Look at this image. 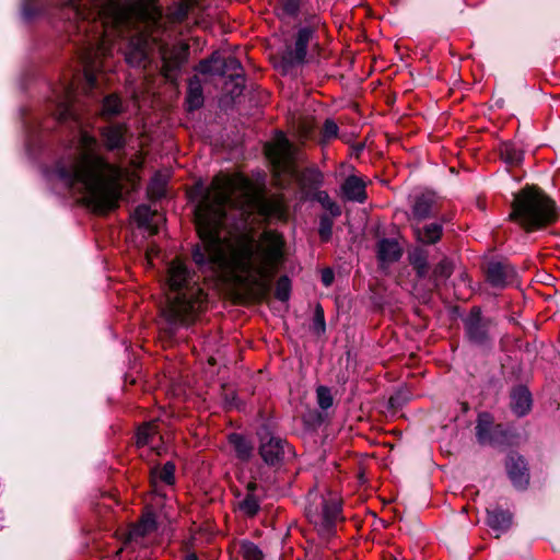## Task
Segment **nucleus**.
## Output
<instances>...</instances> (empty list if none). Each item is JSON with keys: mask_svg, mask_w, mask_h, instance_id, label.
<instances>
[{"mask_svg": "<svg viewBox=\"0 0 560 560\" xmlns=\"http://www.w3.org/2000/svg\"><path fill=\"white\" fill-rule=\"evenodd\" d=\"M74 86L67 83L58 96L56 116L60 122H73L77 136L73 149L47 170L50 182L60 183L94 211L116 208L121 196L124 170L97 153V140L84 129L74 104Z\"/></svg>", "mask_w": 560, "mask_h": 560, "instance_id": "3", "label": "nucleus"}, {"mask_svg": "<svg viewBox=\"0 0 560 560\" xmlns=\"http://www.w3.org/2000/svg\"><path fill=\"white\" fill-rule=\"evenodd\" d=\"M306 501L307 518L323 538H330L335 533L336 524L342 520L340 499L335 493H323L313 489L308 492Z\"/></svg>", "mask_w": 560, "mask_h": 560, "instance_id": "6", "label": "nucleus"}, {"mask_svg": "<svg viewBox=\"0 0 560 560\" xmlns=\"http://www.w3.org/2000/svg\"><path fill=\"white\" fill-rule=\"evenodd\" d=\"M240 553L244 560H264V553L260 548L249 540L241 541Z\"/></svg>", "mask_w": 560, "mask_h": 560, "instance_id": "33", "label": "nucleus"}, {"mask_svg": "<svg viewBox=\"0 0 560 560\" xmlns=\"http://www.w3.org/2000/svg\"><path fill=\"white\" fill-rule=\"evenodd\" d=\"M487 524L491 529L498 533L505 532L512 523V515L508 511L495 509L487 511Z\"/></svg>", "mask_w": 560, "mask_h": 560, "instance_id": "25", "label": "nucleus"}, {"mask_svg": "<svg viewBox=\"0 0 560 560\" xmlns=\"http://www.w3.org/2000/svg\"><path fill=\"white\" fill-rule=\"evenodd\" d=\"M499 152L503 162L510 166L521 164L524 158L523 151L514 142L501 143Z\"/></svg>", "mask_w": 560, "mask_h": 560, "instance_id": "26", "label": "nucleus"}, {"mask_svg": "<svg viewBox=\"0 0 560 560\" xmlns=\"http://www.w3.org/2000/svg\"><path fill=\"white\" fill-rule=\"evenodd\" d=\"M317 404L323 410H327L332 406L334 399L331 392L326 386H318L316 389Z\"/></svg>", "mask_w": 560, "mask_h": 560, "instance_id": "39", "label": "nucleus"}, {"mask_svg": "<svg viewBox=\"0 0 560 560\" xmlns=\"http://www.w3.org/2000/svg\"><path fill=\"white\" fill-rule=\"evenodd\" d=\"M435 205L434 196L430 192H423L417 195L413 199V203L411 207V218L412 220L420 222L425 220L433 212V208Z\"/></svg>", "mask_w": 560, "mask_h": 560, "instance_id": "18", "label": "nucleus"}, {"mask_svg": "<svg viewBox=\"0 0 560 560\" xmlns=\"http://www.w3.org/2000/svg\"><path fill=\"white\" fill-rule=\"evenodd\" d=\"M152 254H153V249H150L147 252V259H148V262L152 265Z\"/></svg>", "mask_w": 560, "mask_h": 560, "instance_id": "47", "label": "nucleus"}, {"mask_svg": "<svg viewBox=\"0 0 560 560\" xmlns=\"http://www.w3.org/2000/svg\"><path fill=\"white\" fill-rule=\"evenodd\" d=\"M510 406L517 417L527 415L532 408V395L529 390L525 386L514 388L511 393Z\"/></svg>", "mask_w": 560, "mask_h": 560, "instance_id": "21", "label": "nucleus"}, {"mask_svg": "<svg viewBox=\"0 0 560 560\" xmlns=\"http://www.w3.org/2000/svg\"><path fill=\"white\" fill-rule=\"evenodd\" d=\"M44 11L42 0H23L22 15L25 20H31Z\"/></svg>", "mask_w": 560, "mask_h": 560, "instance_id": "34", "label": "nucleus"}, {"mask_svg": "<svg viewBox=\"0 0 560 560\" xmlns=\"http://www.w3.org/2000/svg\"><path fill=\"white\" fill-rule=\"evenodd\" d=\"M199 71L203 74L230 75L231 78H242V65L234 56L223 58L214 52L209 59L201 60Z\"/></svg>", "mask_w": 560, "mask_h": 560, "instance_id": "10", "label": "nucleus"}, {"mask_svg": "<svg viewBox=\"0 0 560 560\" xmlns=\"http://www.w3.org/2000/svg\"><path fill=\"white\" fill-rule=\"evenodd\" d=\"M230 443L233 445L236 456L242 460H247L253 453V446L244 436L233 433L230 435Z\"/></svg>", "mask_w": 560, "mask_h": 560, "instance_id": "28", "label": "nucleus"}, {"mask_svg": "<svg viewBox=\"0 0 560 560\" xmlns=\"http://www.w3.org/2000/svg\"><path fill=\"white\" fill-rule=\"evenodd\" d=\"M301 0H277L275 10L277 14L283 18H295L299 14Z\"/></svg>", "mask_w": 560, "mask_h": 560, "instance_id": "30", "label": "nucleus"}, {"mask_svg": "<svg viewBox=\"0 0 560 560\" xmlns=\"http://www.w3.org/2000/svg\"><path fill=\"white\" fill-rule=\"evenodd\" d=\"M125 59L131 67H140L147 59V40L142 34L131 36L125 51Z\"/></svg>", "mask_w": 560, "mask_h": 560, "instance_id": "17", "label": "nucleus"}, {"mask_svg": "<svg viewBox=\"0 0 560 560\" xmlns=\"http://www.w3.org/2000/svg\"><path fill=\"white\" fill-rule=\"evenodd\" d=\"M185 560H198V558L195 553H189L186 556Z\"/></svg>", "mask_w": 560, "mask_h": 560, "instance_id": "48", "label": "nucleus"}, {"mask_svg": "<svg viewBox=\"0 0 560 560\" xmlns=\"http://www.w3.org/2000/svg\"><path fill=\"white\" fill-rule=\"evenodd\" d=\"M151 478L154 482L160 480L166 485H174L175 482V465L173 462H166L161 468H153L151 470Z\"/></svg>", "mask_w": 560, "mask_h": 560, "instance_id": "29", "label": "nucleus"}, {"mask_svg": "<svg viewBox=\"0 0 560 560\" xmlns=\"http://www.w3.org/2000/svg\"><path fill=\"white\" fill-rule=\"evenodd\" d=\"M156 529V520L153 513L143 515L139 524L131 530V536H145Z\"/></svg>", "mask_w": 560, "mask_h": 560, "instance_id": "32", "label": "nucleus"}, {"mask_svg": "<svg viewBox=\"0 0 560 560\" xmlns=\"http://www.w3.org/2000/svg\"><path fill=\"white\" fill-rule=\"evenodd\" d=\"M235 211L243 223L258 211L265 218L282 219L279 200L268 199L241 175H217L195 208L196 229L201 241L192 249V259L201 271L213 276L241 272L261 282H269L283 260V237L266 231L256 243L243 235L236 244L221 236L228 212Z\"/></svg>", "mask_w": 560, "mask_h": 560, "instance_id": "1", "label": "nucleus"}, {"mask_svg": "<svg viewBox=\"0 0 560 560\" xmlns=\"http://www.w3.org/2000/svg\"><path fill=\"white\" fill-rule=\"evenodd\" d=\"M401 248L395 240L383 238L377 243V258L382 264H392L401 257Z\"/></svg>", "mask_w": 560, "mask_h": 560, "instance_id": "22", "label": "nucleus"}, {"mask_svg": "<svg viewBox=\"0 0 560 560\" xmlns=\"http://www.w3.org/2000/svg\"><path fill=\"white\" fill-rule=\"evenodd\" d=\"M133 218L140 228L148 230L151 234L158 233L160 218L158 212L152 210L150 206L139 205L133 212Z\"/></svg>", "mask_w": 560, "mask_h": 560, "instance_id": "20", "label": "nucleus"}, {"mask_svg": "<svg viewBox=\"0 0 560 560\" xmlns=\"http://www.w3.org/2000/svg\"><path fill=\"white\" fill-rule=\"evenodd\" d=\"M410 399V393L407 389H399L395 392L388 400L392 408H401Z\"/></svg>", "mask_w": 560, "mask_h": 560, "instance_id": "42", "label": "nucleus"}, {"mask_svg": "<svg viewBox=\"0 0 560 560\" xmlns=\"http://www.w3.org/2000/svg\"><path fill=\"white\" fill-rule=\"evenodd\" d=\"M320 279L325 287H329L334 282L335 275L331 269L326 268L322 271Z\"/></svg>", "mask_w": 560, "mask_h": 560, "instance_id": "46", "label": "nucleus"}, {"mask_svg": "<svg viewBox=\"0 0 560 560\" xmlns=\"http://www.w3.org/2000/svg\"><path fill=\"white\" fill-rule=\"evenodd\" d=\"M121 112L122 103L117 95L110 94L104 97L101 112L103 117L110 118L119 115Z\"/></svg>", "mask_w": 560, "mask_h": 560, "instance_id": "31", "label": "nucleus"}, {"mask_svg": "<svg viewBox=\"0 0 560 560\" xmlns=\"http://www.w3.org/2000/svg\"><path fill=\"white\" fill-rule=\"evenodd\" d=\"M491 325L492 320L483 317L479 307H472L464 319L468 340L478 346H485L489 342V329Z\"/></svg>", "mask_w": 560, "mask_h": 560, "instance_id": "11", "label": "nucleus"}, {"mask_svg": "<svg viewBox=\"0 0 560 560\" xmlns=\"http://www.w3.org/2000/svg\"><path fill=\"white\" fill-rule=\"evenodd\" d=\"M316 200L323 206L324 209L329 211L332 217H339L341 214L340 207L329 197V195L320 190L316 194Z\"/></svg>", "mask_w": 560, "mask_h": 560, "instance_id": "35", "label": "nucleus"}, {"mask_svg": "<svg viewBox=\"0 0 560 560\" xmlns=\"http://www.w3.org/2000/svg\"><path fill=\"white\" fill-rule=\"evenodd\" d=\"M235 495L240 499L237 508L243 515L253 517L260 511L262 489L256 482L248 481L246 483L245 494L243 498L240 491Z\"/></svg>", "mask_w": 560, "mask_h": 560, "instance_id": "13", "label": "nucleus"}, {"mask_svg": "<svg viewBox=\"0 0 560 560\" xmlns=\"http://www.w3.org/2000/svg\"><path fill=\"white\" fill-rule=\"evenodd\" d=\"M338 135V126L332 119H326L323 127V137L325 140L336 138Z\"/></svg>", "mask_w": 560, "mask_h": 560, "instance_id": "45", "label": "nucleus"}, {"mask_svg": "<svg viewBox=\"0 0 560 560\" xmlns=\"http://www.w3.org/2000/svg\"><path fill=\"white\" fill-rule=\"evenodd\" d=\"M347 200L363 203L366 200L365 183L358 176H348L341 186Z\"/></svg>", "mask_w": 560, "mask_h": 560, "instance_id": "19", "label": "nucleus"}, {"mask_svg": "<svg viewBox=\"0 0 560 560\" xmlns=\"http://www.w3.org/2000/svg\"><path fill=\"white\" fill-rule=\"evenodd\" d=\"M510 219L527 231L540 229L555 221V202L540 188L526 186L514 195Z\"/></svg>", "mask_w": 560, "mask_h": 560, "instance_id": "5", "label": "nucleus"}, {"mask_svg": "<svg viewBox=\"0 0 560 560\" xmlns=\"http://www.w3.org/2000/svg\"><path fill=\"white\" fill-rule=\"evenodd\" d=\"M291 293V282L290 279L287 276H282L277 281L276 285V298L281 301L285 302L289 300Z\"/></svg>", "mask_w": 560, "mask_h": 560, "instance_id": "38", "label": "nucleus"}, {"mask_svg": "<svg viewBox=\"0 0 560 560\" xmlns=\"http://www.w3.org/2000/svg\"><path fill=\"white\" fill-rule=\"evenodd\" d=\"M170 294L161 313L173 334L178 327L190 324L203 308L207 294L199 285V277L180 259H174L167 269Z\"/></svg>", "mask_w": 560, "mask_h": 560, "instance_id": "4", "label": "nucleus"}, {"mask_svg": "<svg viewBox=\"0 0 560 560\" xmlns=\"http://www.w3.org/2000/svg\"><path fill=\"white\" fill-rule=\"evenodd\" d=\"M258 436L260 440L259 454L267 465H280L285 455L291 454L289 444L280 436L273 435L267 427H262L258 431Z\"/></svg>", "mask_w": 560, "mask_h": 560, "instance_id": "8", "label": "nucleus"}, {"mask_svg": "<svg viewBox=\"0 0 560 560\" xmlns=\"http://www.w3.org/2000/svg\"><path fill=\"white\" fill-rule=\"evenodd\" d=\"M68 32L79 36V58L88 90L96 86L101 59L112 54L116 38L139 23L155 24L161 11L154 0H57Z\"/></svg>", "mask_w": 560, "mask_h": 560, "instance_id": "2", "label": "nucleus"}, {"mask_svg": "<svg viewBox=\"0 0 560 560\" xmlns=\"http://www.w3.org/2000/svg\"><path fill=\"white\" fill-rule=\"evenodd\" d=\"M505 466L512 485L518 490L526 489L529 483V472L525 459L517 454H511Z\"/></svg>", "mask_w": 560, "mask_h": 560, "instance_id": "15", "label": "nucleus"}, {"mask_svg": "<svg viewBox=\"0 0 560 560\" xmlns=\"http://www.w3.org/2000/svg\"><path fill=\"white\" fill-rule=\"evenodd\" d=\"M332 220L328 215H322L319 220L318 233L323 241H328L332 234Z\"/></svg>", "mask_w": 560, "mask_h": 560, "instance_id": "41", "label": "nucleus"}, {"mask_svg": "<svg viewBox=\"0 0 560 560\" xmlns=\"http://www.w3.org/2000/svg\"><path fill=\"white\" fill-rule=\"evenodd\" d=\"M411 265L417 272L419 278L427 277L429 272V264L427 256L422 253H417L411 257Z\"/></svg>", "mask_w": 560, "mask_h": 560, "instance_id": "37", "label": "nucleus"}, {"mask_svg": "<svg viewBox=\"0 0 560 560\" xmlns=\"http://www.w3.org/2000/svg\"><path fill=\"white\" fill-rule=\"evenodd\" d=\"M501 433L500 425H493V417L490 413H479L476 424V438L479 444L495 445Z\"/></svg>", "mask_w": 560, "mask_h": 560, "instance_id": "14", "label": "nucleus"}, {"mask_svg": "<svg viewBox=\"0 0 560 560\" xmlns=\"http://www.w3.org/2000/svg\"><path fill=\"white\" fill-rule=\"evenodd\" d=\"M312 329L317 335H322L326 330L324 310L319 304L315 307Z\"/></svg>", "mask_w": 560, "mask_h": 560, "instance_id": "40", "label": "nucleus"}, {"mask_svg": "<svg viewBox=\"0 0 560 560\" xmlns=\"http://www.w3.org/2000/svg\"><path fill=\"white\" fill-rule=\"evenodd\" d=\"M265 153L277 172H293L295 148L282 132L276 137L272 143L265 145Z\"/></svg>", "mask_w": 560, "mask_h": 560, "instance_id": "7", "label": "nucleus"}, {"mask_svg": "<svg viewBox=\"0 0 560 560\" xmlns=\"http://www.w3.org/2000/svg\"><path fill=\"white\" fill-rule=\"evenodd\" d=\"M136 439L137 445L139 447L149 445L151 448L155 450L158 454H161L155 440H161L162 436L159 435L155 421H151L141 425L137 431Z\"/></svg>", "mask_w": 560, "mask_h": 560, "instance_id": "23", "label": "nucleus"}, {"mask_svg": "<svg viewBox=\"0 0 560 560\" xmlns=\"http://www.w3.org/2000/svg\"><path fill=\"white\" fill-rule=\"evenodd\" d=\"M186 104L188 110H196L203 104V91L197 75L190 78L188 81Z\"/></svg>", "mask_w": 560, "mask_h": 560, "instance_id": "24", "label": "nucleus"}, {"mask_svg": "<svg viewBox=\"0 0 560 560\" xmlns=\"http://www.w3.org/2000/svg\"><path fill=\"white\" fill-rule=\"evenodd\" d=\"M127 126L124 124H112L103 127L100 135L104 147L108 151H120L127 143Z\"/></svg>", "mask_w": 560, "mask_h": 560, "instance_id": "16", "label": "nucleus"}, {"mask_svg": "<svg viewBox=\"0 0 560 560\" xmlns=\"http://www.w3.org/2000/svg\"><path fill=\"white\" fill-rule=\"evenodd\" d=\"M301 180L310 187H318L323 184V174L317 168H307L302 173Z\"/></svg>", "mask_w": 560, "mask_h": 560, "instance_id": "36", "label": "nucleus"}, {"mask_svg": "<svg viewBox=\"0 0 560 560\" xmlns=\"http://www.w3.org/2000/svg\"><path fill=\"white\" fill-rule=\"evenodd\" d=\"M189 13V5L187 3H179L171 12V19L173 22L180 23L185 21Z\"/></svg>", "mask_w": 560, "mask_h": 560, "instance_id": "43", "label": "nucleus"}, {"mask_svg": "<svg viewBox=\"0 0 560 560\" xmlns=\"http://www.w3.org/2000/svg\"><path fill=\"white\" fill-rule=\"evenodd\" d=\"M442 230L443 229L440 223H430L423 229L416 228L415 234L419 242L423 244H434L441 238Z\"/></svg>", "mask_w": 560, "mask_h": 560, "instance_id": "27", "label": "nucleus"}, {"mask_svg": "<svg viewBox=\"0 0 560 560\" xmlns=\"http://www.w3.org/2000/svg\"><path fill=\"white\" fill-rule=\"evenodd\" d=\"M515 268L505 261H490L487 268V280L495 288L503 289L516 282Z\"/></svg>", "mask_w": 560, "mask_h": 560, "instance_id": "12", "label": "nucleus"}, {"mask_svg": "<svg viewBox=\"0 0 560 560\" xmlns=\"http://www.w3.org/2000/svg\"><path fill=\"white\" fill-rule=\"evenodd\" d=\"M317 22V18L313 16L311 20V25L301 26L298 28L294 35L293 45L288 46L283 56V60L289 66H299L304 63L307 48L311 42L314 39L315 35V23Z\"/></svg>", "mask_w": 560, "mask_h": 560, "instance_id": "9", "label": "nucleus"}, {"mask_svg": "<svg viewBox=\"0 0 560 560\" xmlns=\"http://www.w3.org/2000/svg\"><path fill=\"white\" fill-rule=\"evenodd\" d=\"M451 273L452 266L451 262L446 259L440 261L433 270V276L435 279H446L451 276Z\"/></svg>", "mask_w": 560, "mask_h": 560, "instance_id": "44", "label": "nucleus"}]
</instances>
